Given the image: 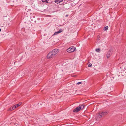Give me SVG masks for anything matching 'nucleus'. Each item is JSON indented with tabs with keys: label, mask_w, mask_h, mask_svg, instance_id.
<instances>
[{
	"label": "nucleus",
	"mask_w": 126,
	"mask_h": 126,
	"mask_svg": "<svg viewBox=\"0 0 126 126\" xmlns=\"http://www.w3.org/2000/svg\"><path fill=\"white\" fill-rule=\"evenodd\" d=\"M59 51V50L55 49H53L48 54L47 56V59H51L54 57Z\"/></svg>",
	"instance_id": "obj_1"
},
{
	"label": "nucleus",
	"mask_w": 126,
	"mask_h": 126,
	"mask_svg": "<svg viewBox=\"0 0 126 126\" xmlns=\"http://www.w3.org/2000/svg\"><path fill=\"white\" fill-rule=\"evenodd\" d=\"M108 113V112L106 111L100 112L97 114L96 117H97L98 119H100L104 116L107 115Z\"/></svg>",
	"instance_id": "obj_2"
},
{
	"label": "nucleus",
	"mask_w": 126,
	"mask_h": 126,
	"mask_svg": "<svg viewBox=\"0 0 126 126\" xmlns=\"http://www.w3.org/2000/svg\"><path fill=\"white\" fill-rule=\"evenodd\" d=\"M85 105L84 104L80 105L78 107H77L75 109L73 110V111L74 112H77L83 109Z\"/></svg>",
	"instance_id": "obj_3"
},
{
	"label": "nucleus",
	"mask_w": 126,
	"mask_h": 126,
	"mask_svg": "<svg viewBox=\"0 0 126 126\" xmlns=\"http://www.w3.org/2000/svg\"><path fill=\"white\" fill-rule=\"evenodd\" d=\"M75 49L76 48L75 47L71 46L67 49V51L70 53L74 51Z\"/></svg>",
	"instance_id": "obj_4"
},
{
	"label": "nucleus",
	"mask_w": 126,
	"mask_h": 126,
	"mask_svg": "<svg viewBox=\"0 0 126 126\" xmlns=\"http://www.w3.org/2000/svg\"><path fill=\"white\" fill-rule=\"evenodd\" d=\"M112 53L110 50H109L108 52L106 54L107 57L108 58L111 55Z\"/></svg>",
	"instance_id": "obj_5"
},
{
	"label": "nucleus",
	"mask_w": 126,
	"mask_h": 126,
	"mask_svg": "<svg viewBox=\"0 0 126 126\" xmlns=\"http://www.w3.org/2000/svg\"><path fill=\"white\" fill-rule=\"evenodd\" d=\"M63 30L62 29H60L58 31L55 32L54 34L53 35H56L58 34L59 33H60L62 32L63 31Z\"/></svg>",
	"instance_id": "obj_6"
},
{
	"label": "nucleus",
	"mask_w": 126,
	"mask_h": 126,
	"mask_svg": "<svg viewBox=\"0 0 126 126\" xmlns=\"http://www.w3.org/2000/svg\"><path fill=\"white\" fill-rule=\"evenodd\" d=\"M63 0H55L54 1L57 4H58L63 1Z\"/></svg>",
	"instance_id": "obj_7"
},
{
	"label": "nucleus",
	"mask_w": 126,
	"mask_h": 126,
	"mask_svg": "<svg viewBox=\"0 0 126 126\" xmlns=\"http://www.w3.org/2000/svg\"><path fill=\"white\" fill-rule=\"evenodd\" d=\"M21 104L20 103H19L16 104V105H15L16 108L20 106Z\"/></svg>",
	"instance_id": "obj_8"
},
{
	"label": "nucleus",
	"mask_w": 126,
	"mask_h": 126,
	"mask_svg": "<svg viewBox=\"0 0 126 126\" xmlns=\"http://www.w3.org/2000/svg\"><path fill=\"white\" fill-rule=\"evenodd\" d=\"M95 51L97 52H99L100 51V49L99 48H98L97 49H96L95 50Z\"/></svg>",
	"instance_id": "obj_9"
},
{
	"label": "nucleus",
	"mask_w": 126,
	"mask_h": 126,
	"mask_svg": "<svg viewBox=\"0 0 126 126\" xmlns=\"http://www.w3.org/2000/svg\"><path fill=\"white\" fill-rule=\"evenodd\" d=\"M108 29V26H106L104 29V31H106Z\"/></svg>",
	"instance_id": "obj_10"
},
{
	"label": "nucleus",
	"mask_w": 126,
	"mask_h": 126,
	"mask_svg": "<svg viewBox=\"0 0 126 126\" xmlns=\"http://www.w3.org/2000/svg\"><path fill=\"white\" fill-rule=\"evenodd\" d=\"M11 108H12V109L13 110L14 109H15V108H16V106H15V105H14L13 106H12Z\"/></svg>",
	"instance_id": "obj_11"
},
{
	"label": "nucleus",
	"mask_w": 126,
	"mask_h": 126,
	"mask_svg": "<svg viewBox=\"0 0 126 126\" xmlns=\"http://www.w3.org/2000/svg\"><path fill=\"white\" fill-rule=\"evenodd\" d=\"M42 2H45L46 3H48V1L47 0H42Z\"/></svg>",
	"instance_id": "obj_12"
},
{
	"label": "nucleus",
	"mask_w": 126,
	"mask_h": 126,
	"mask_svg": "<svg viewBox=\"0 0 126 126\" xmlns=\"http://www.w3.org/2000/svg\"><path fill=\"white\" fill-rule=\"evenodd\" d=\"M12 108H11V107L10 108H9V109L8 110L9 111H11L13 110L12 109Z\"/></svg>",
	"instance_id": "obj_13"
},
{
	"label": "nucleus",
	"mask_w": 126,
	"mask_h": 126,
	"mask_svg": "<svg viewBox=\"0 0 126 126\" xmlns=\"http://www.w3.org/2000/svg\"><path fill=\"white\" fill-rule=\"evenodd\" d=\"M81 83H82V82H78V83H76V84L77 85H79V84H81Z\"/></svg>",
	"instance_id": "obj_14"
},
{
	"label": "nucleus",
	"mask_w": 126,
	"mask_h": 126,
	"mask_svg": "<svg viewBox=\"0 0 126 126\" xmlns=\"http://www.w3.org/2000/svg\"><path fill=\"white\" fill-rule=\"evenodd\" d=\"M88 67H90L92 66V64L90 63L89 64V65H88Z\"/></svg>",
	"instance_id": "obj_15"
},
{
	"label": "nucleus",
	"mask_w": 126,
	"mask_h": 126,
	"mask_svg": "<svg viewBox=\"0 0 126 126\" xmlns=\"http://www.w3.org/2000/svg\"><path fill=\"white\" fill-rule=\"evenodd\" d=\"M68 16V15H66L65 16V17H67Z\"/></svg>",
	"instance_id": "obj_16"
},
{
	"label": "nucleus",
	"mask_w": 126,
	"mask_h": 126,
	"mask_svg": "<svg viewBox=\"0 0 126 126\" xmlns=\"http://www.w3.org/2000/svg\"><path fill=\"white\" fill-rule=\"evenodd\" d=\"M1 31V29L0 28V32Z\"/></svg>",
	"instance_id": "obj_17"
}]
</instances>
